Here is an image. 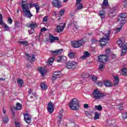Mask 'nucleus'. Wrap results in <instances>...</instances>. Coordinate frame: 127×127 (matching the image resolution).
Masks as SVG:
<instances>
[{"label": "nucleus", "instance_id": "2eb2a0df", "mask_svg": "<svg viewBox=\"0 0 127 127\" xmlns=\"http://www.w3.org/2000/svg\"><path fill=\"white\" fill-rule=\"evenodd\" d=\"M66 26V24H64L63 26L58 25L57 26V29L56 30L57 33H60V32H63L64 28Z\"/></svg>", "mask_w": 127, "mask_h": 127}, {"label": "nucleus", "instance_id": "8fccbe9b", "mask_svg": "<svg viewBox=\"0 0 127 127\" xmlns=\"http://www.w3.org/2000/svg\"><path fill=\"white\" fill-rule=\"evenodd\" d=\"M34 29H31L30 30H28V32L29 33V35L32 34L33 33H34V32H35Z\"/></svg>", "mask_w": 127, "mask_h": 127}, {"label": "nucleus", "instance_id": "f8f14e48", "mask_svg": "<svg viewBox=\"0 0 127 127\" xmlns=\"http://www.w3.org/2000/svg\"><path fill=\"white\" fill-rule=\"evenodd\" d=\"M52 3L54 7L60 8L61 5V1L59 0H53Z\"/></svg>", "mask_w": 127, "mask_h": 127}, {"label": "nucleus", "instance_id": "de8ad7c7", "mask_svg": "<svg viewBox=\"0 0 127 127\" xmlns=\"http://www.w3.org/2000/svg\"><path fill=\"white\" fill-rule=\"evenodd\" d=\"M64 13H65V10H64V9H61V10L60 11L59 14H60V15H61V16H62V15H63L64 14Z\"/></svg>", "mask_w": 127, "mask_h": 127}, {"label": "nucleus", "instance_id": "0eeeda50", "mask_svg": "<svg viewBox=\"0 0 127 127\" xmlns=\"http://www.w3.org/2000/svg\"><path fill=\"white\" fill-rule=\"evenodd\" d=\"M85 43H86V42L84 40H80L78 41L72 42V46L74 48H79V47H81L82 45H84Z\"/></svg>", "mask_w": 127, "mask_h": 127}, {"label": "nucleus", "instance_id": "3c124183", "mask_svg": "<svg viewBox=\"0 0 127 127\" xmlns=\"http://www.w3.org/2000/svg\"><path fill=\"white\" fill-rule=\"evenodd\" d=\"M7 22L9 24H11L12 23V19L10 17L8 18Z\"/></svg>", "mask_w": 127, "mask_h": 127}, {"label": "nucleus", "instance_id": "423d86ee", "mask_svg": "<svg viewBox=\"0 0 127 127\" xmlns=\"http://www.w3.org/2000/svg\"><path fill=\"white\" fill-rule=\"evenodd\" d=\"M69 107L72 111H76L77 108H79V101L77 99L74 98L71 100L69 104Z\"/></svg>", "mask_w": 127, "mask_h": 127}, {"label": "nucleus", "instance_id": "69168bd1", "mask_svg": "<svg viewBox=\"0 0 127 127\" xmlns=\"http://www.w3.org/2000/svg\"><path fill=\"white\" fill-rule=\"evenodd\" d=\"M5 112H6V111L4 109V107H3V113L4 114H5Z\"/></svg>", "mask_w": 127, "mask_h": 127}, {"label": "nucleus", "instance_id": "bf43d9fd", "mask_svg": "<svg viewBox=\"0 0 127 127\" xmlns=\"http://www.w3.org/2000/svg\"><path fill=\"white\" fill-rule=\"evenodd\" d=\"M110 52H111V49H108L105 51V53H106L107 54H109Z\"/></svg>", "mask_w": 127, "mask_h": 127}, {"label": "nucleus", "instance_id": "e433bc0d", "mask_svg": "<svg viewBox=\"0 0 127 127\" xmlns=\"http://www.w3.org/2000/svg\"><path fill=\"white\" fill-rule=\"evenodd\" d=\"M122 72L123 75L124 76H127V69L126 68H124L123 69L121 70Z\"/></svg>", "mask_w": 127, "mask_h": 127}, {"label": "nucleus", "instance_id": "6ab92c4d", "mask_svg": "<svg viewBox=\"0 0 127 127\" xmlns=\"http://www.w3.org/2000/svg\"><path fill=\"white\" fill-rule=\"evenodd\" d=\"M49 40L51 41V43H53L54 41H58L59 40V38L58 37H54L53 35L50 34V37L49 38Z\"/></svg>", "mask_w": 127, "mask_h": 127}, {"label": "nucleus", "instance_id": "2f4dec72", "mask_svg": "<svg viewBox=\"0 0 127 127\" xmlns=\"http://www.w3.org/2000/svg\"><path fill=\"white\" fill-rule=\"evenodd\" d=\"M89 73L83 72L81 75V78H82V79H86V78H89Z\"/></svg>", "mask_w": 127, "mask_h": 127}, {"label": "nucleus", "instance_id": "72a5a7b5", "mask_svg": "<svg viewBox=\"0 0 127 127\" xmlns=\"http://www.w3.org/2000/svg\"><path fill=\"white\" fill-rule=\"evenodd\" d=\"M27 100L28 102H33L34 101V98H33V96L29 95L28 96Z\"/></svg>", "mask_w": 127, "mask_h": 127}, {"label": "nucleus", "instance_id": "9b49d317", "mask_svg": "<svg viewBox=\"0 0 127 127\" xmlns=\"http://www.w3.org/2000/svg\"><path fill=\"white\" fill-rule=\"evenodd\" d=\"M48 112L50 114H52L54 112V104L52 102H50L48 104Z\"/></svg>", "mask_w": 127, "mask_h": 127}, {"label": "nucleus", "instance_id": "f3484780", "mask_svg": "<svg viewBox=\"0 0 127 127\" xmlns=\"http://www.w3.org/2000/svg\"><path fill=\"white\" fill-rule=\"evenodd\" d=\"M25 55L27 56L28 60H29V61L30 62L35 61V55H32V56H30L28 54H25Z\"/></svg>", "mask_w": 127, "mask_h": 127}, {"label": "nucleus", "instance_id": "c85d7f7f", "mask_svg": "<svg viewBox=\"0 0 127 127\" xmlns=\"http://www.w3.org/2000/svg\"><path fill=\"white\" fill-rule=\"evenodd\" d=\"M114 86H117L119 83H120V80L119 79V76H116L114 81Z\"/></svg>", "mask_w": 127, "mask_h": 127}, {"label": "nucleus", "instance_id": "58836bf2", "mask_svg": "<svg viewBox=\"0 0 127 127\" xmlns=\"http://www.w3.org/2000/svg\"><path fill=\"white\" fill-rule=\"evenodd\" d=\"M2 121L3 123H5V124H7V123L9 121V119H8V117L5 116L3 118Z\"/></svg>", "mask_w": 127, "mask_h": 127}, {"label": "nucleus", "instance_id": "6e6552de", "mask_svg": "<svg viewBox=\"0 0 127 127\" xmlns=\"http://www.w3.org/2000/svg\"><path fill=\"white\" fill-rule=\"evenodd\" d=\"M78 66V63L74 61H69L66 63V68L67 69H72L74 70L76 69Z\"/></svg>", "mask_w": 127, "mask_h": 127}, {"label": "nucleus", "instance_id": "4468645a", "mask_svg": "<svg viewBox=\"0 0 127 127\" xmlns=\"http://www.w3.org/2000/svg\"><path fill=\"white\" fill-rule=\"evenodd\" d=\"M116 11H117V7L116 6L111 8L109 11L110 16H111V17H113V16H115V15H116Z\"/></svg>", "mask_w": 127, "mask_h": 127}, {"label": "nucleus", "instance_id": "20e7f679", "mask_svg": "<svg viewBox=\"0 0 127 127\" xmlns=\"http://www.w3.org/2000/svg\"><path fill=\"white\" fill-rule=\"evenodd\" d=\"M111 36V30H109L107 34L104 35L103 37L99 40V42H103L100 43V46L102 47L107 45L108 42L110 40Z\"/></svg>", "mask_w": 127, "mask_h": 127}, {"label": "nucleus", "instance_id": "338daca9", "mask_svg": "<svg viewBox=\"0 0 127 127\" xmlns=\"http://www.w3.org/2000/svg\"><path fill=\"white\" fill-rule=\"evenodd\" d=\"M0 81H5V78H0Z\"/></svg>", "mask_w": 127, "mask_h": 127}, {"label": "nucleus", "instance_id": "5fc2aeb1", "mask_svg": "<svg viewBox=\"0 0 127 127\" xmlns=\"http://www.w3.org/2000/svg\"><path fill=\"white\" fill-rule=\"evenodd\" d=\"M5 23L3 22V19H0V25H3Z\"/></svg>", "mask_w": 127, "mask_h": 127}, {"label": "nucleus", "instance_id": "09e8293b", "mask_svg": "<svg viewBox=\"0 0 127 127\" xmlns=\"http://www.w3.org/2000/svg\"><path fill=\"white\" fill-rule=\"evenodd\" d=\"M104 67L105 65L101 64L99 65L98 69L99 70H100V71H102L103 70V68H104Z\"/></svg>", "mask_w": 127, "mask_h": 127}, {"label": "nucleus", "instance_id": "a19ab883", "mask_svg": "<svg viewBox=\"0 0 127 127\" xmlns=\"http://www.w3.org/2000/svg\"><path fill=\"white\" fill-rule=\"evenodd\" d=\"M123 120H126L127 119V112H124L122 114V116Z\"/></svg>", "mask_w": 127, "mask_h": 127}, {"label": "nucleus", "instance_id": "37998d69", "mask_svg": "<svg viewBox=\"0 0 127 127\" xmlns=\"http://www.w3.org/2000/svg\"><path fill=\"white\" fill-rule=\"evenodd\" d=\"M15 27H17V28L20 27V23L17 21L15 22Z\"/></svg>", "mask_w": 127, "mask_h": 127}, {"label": "nucleus", "instance_id": "393cba45", "mask_svg": "<svg viewBox=\"0 0 127 127\" xmlns=\"http://www.w3.org/2000/svg\"><path fill=\"white\" fill-rule=\"evenodd\" d=\"M66 58L65 56H59V59L57 60V62H61L62 61H65Z\"/></svg>", "mask_w": 127, "mask_h": 127}, {"label": "nucleus", "instance_id": "864d4df0", "mask_svg": "<svg viewBox=\"0 0 127 127\" xmlns=\"http://www.w3.org/2000/svg\"><path fill=\"white\" fill-rule=\"evenodd\" d=\"M48 19V17H47V16H46L45 17H44L43 19V21L46 22V21H47Z\"/></svg>", "mask_w": 127, "mask_h": 127}, {"label": "nucleus", "instance_id": "39448f33", "mask_svg": "<svg viewBox=\"0 0 127 127\" xmlns=\"http://www.w3.org/2000/svg\"><path fill=\"white\" fill-rule=\"evenodd\" d=\"M127 14L126 13H123L119 14V16L118 18V21H121L120 22L121 27L120 28H117L116 29L117 32H119L122 29L123 26L125 23H126V20L123 19V18H127Z\"/></svg>", "mask_w": 127, "mask_h": 127}, {"label": "nucleus", "instance_id": "680f3d73", "mask_svg": "<svg viewBox=\"0 0 127 127\" xmlns=\"http://www.w3.org/2000/svg\"><path fill=\"white\" fill-rule=\"evenodd\" d=\"M123 3L125 6H127V0H124L123 1Z\"/></svg>", "mask_w": 127, "mask_h": 127}, {"label": "nucleus", "instance_id": "cd10ccee", "mask_svg": "<svg viewBox=\"0 0 127 127\" xmlns=\"http://www.w3.org/2000/svg\"><path fill=\"white\" fill-rule=\"evenodd\" d=\"M18 43H19V44H21L22 45H24L25 46H28V42H27V41H18Z\"/></svg>", "mask_w": 127, "mask_h": 127}, {"label": "nucleus", "instance_id": "a211bd4d", "mask_svg": "<svg viewBox=\"0 0 127 127\" xmlns=\"http://www.w3.org/2000/svg\"><path fill=\"white\" fill-rule=\"evenodd\" d=\"M75 5L77 7V8L75 10V12H78L79 9H82L83 8V4L81 3V2H76L75 3Z\"/></svg>", "mask_w": 127, "mask_h": 127}, {"label": "nucleus", "instance_id": "4be33fe9", "mask_svg": "<svg viewBox=\"0 0 127 127\" xmlns=\"http://www.w3.org/2000/svg\"><path fill=\"white\" fill-rule=\"evenodd\" d=\"M90 55L88 52L85 51L83 54V56L81 57V59L83 60L86 59L88 57H90Z\"/></svg>", "mask_w": 127, "mask_h": 127}, {"label": "nucleus", "instance_id": "774afa93", "mask_svg": "<svg viewBox=\"0 0 127 127\" xmlns=\"http://www.w3.org/2000/svg\"><path fill=\"white\" fill-rule=\"evenodd\" d=\"M27 0H22V2H23V3L27 2Z\"/></svg>", "mask_w": 127, "mask_h": 127}, {"label": "nucleus", "instance_id": "b1692460", "mask_svg": "<svg viewBox=\"0 0 127 127\" xmlns=\"http://www.w3.org/2000/svg\"><path fill=\"white\" fill-rule=\"evenodd\" d=\"M99 15L101 18H105L106 16V11H105L104 10H101L99 11Z\"/></svg>", "mask_w": 127, "mask_h": 127}, {"label": "nucleus", "instance_id": "6e6d98bb", "mask_svg": "<svg viewBox=\"0 0 127 127\" xmlns=\"http://www.w3.org/2000/svg\"><path fill=\"white\" fill-rule=\"evenodd\" d=\"M47 31V29L45 27L42 28L41 29V32H43L44 31Z\"/></svg>", "mask_w": 127, "mask_h": 127}, {"label": "nucleus", "instance_id": "dca6fc26", "mask_svg": "<svg viewBox=\"0 0 127 127\" xmlns=\"http://www.w3.org/2000/svg\"><path fill=\"white\" fill-rule=\"evenodd\" d=\"M38 70L43 77L46 75L47 71L46 68H45V67H40L38 68Z\"/></svg>", "mask_w": 127, "mask_h": 127}, {"label": "nucleus", "instance_id": "ddd939ff", "mask_svg": "<svg viewBox=\"0 0 127 127\" xmlns=\"http://www.w3.org/2000/svg\"><path fill=\"white\" fill-rule=\"evenodd\" d=\"M24 115V120L27 124H30L31 123V116L28 114H25Z\"/></svg>", "mask_w": 127, "mask_h": 127}, {"label": "nucleus", "instance_id": "412c9836", "mask_svg": "<svg viewBox=\"0 0 127 127\" xmlns=\"http://www.w3.org/2000/svg\"><path fill=\"white\" fill-rule=\"evenodd\" d=\"M27 27H30L32 29H35V27H37V24L32 22L30 25L27 26Z\"/></svg>", "mask_w": 127, "mask_h": 127}, {"label": "nucleus", "instance_id": "bb28decb", "mask_svg": "<svg viewBox=\"0 0 127 127\" xmlns=\"http://www.w3.org/2000/svg\"><path fill=\"white\" fill-rule=\"evenodd\" d=\"M17 82L19 87L21 88V87H22V85L23 84V80L20 78H18Z\"/></svg>", "mask_w": 127, "mask_h": 127}, {"label": "nucleus", "instance_id": "1a4fd4ad", "mask_svg": "<svg viewBox=\"0 0 127 127\" xmlns=\"http://www.w3.org/2000/svg\"><path fill=\"white\" fill-rule=\"evenodd\" d=\"M99 62L100 63L105 64L106 62L109 61V57L106 55H102L98 57Z\"/></svg>", "mask_w": 127, "mask_h": 127}, {"label": "nucleus", "instance_id": "052dcab7", "mask_svg": "<svg viewBox=\"0 0 127 127\" xmlns=\"http://www.w3.org/2000/svg\"><path fill=\"white\" fill-rule=\"evenodd\" d=\"M97 85H98V86L99 87H102V86H103V82H98L97 83Z\"/></svg>", "mask_w": 127, "mask_h": 127}, {"label": "nucleus", "instance_id": "473e14b6", "mask_svg": "<svg viewBox=\"0 0 127 127\" xmlns=\"http://www.w3.org/2000/svg\"><path fill=\"white\" fill-rule=\"evenodd\" d=\"M95 109H96L97 111H101L103 110V107L101 105H96L95 106Z\"/></svg>", "mask_w": 127, "mask_h": 127}, {"label": "nucleus", "instance_id": "0e129e2a", "mask_svg": "<svg viewBox=\"0 0 127 127\" xmlns=\"http://www.w3.org/2000/svg\"><path fill=\"white\" fill-rule=\"evenodd\" d=\"M31 92H32V90H31V89H29L28 91L29 95H30V94H31Z\"/></svg>", "mask_w": 127, "mask_h": 127}, {"label": "nucleus", "instance_id": "4c0bfd02", "mask_svg": "<svg viewBox=\"0 0 127 127\" xmlns=\"http://www.w3.org/2000/svg\"><path fill=\"white\" fill-rule=\"evenodd\" d=\"M53 61H54V59L53 58H51L48 60L47 63L49 65H52V64H53Z\"/></svg>", "mask_w": 127, "mask_h": 127}, {"label": "nucleus", "instance_id": "7c9ffc66", "mask_svg": "<svg viewBox=\"0 0 127 127\" xmlns=\"http://www.w3.org/2000/svg\"><path fill=\"white\" fill-rule=\"evenodd\" d=\"M22 108V106L19 103H17L16 107H14V109L15 110H21V108Z\"/></svg>", "mask_w": 127, "mask_h": 127}, {"label": "nucleus", "instance_id": "f03ea898", "mask_svg": "<svg viewBox=\"0 0 127 127\" xmlns=\"http://www.w3.org/2000/svg\"><path fill=\"white\" fill-rule=\"evenodd\" d=\"M107 95L106 93H101L98 89H95L92 92V97L95 99V100H101V99L107 97Z\"/></svg>", "mask_w": 127, "mask_h": 127}, {"label": "nucleus", "instance_id": "5701e85b", "mask_svg": "<svg viewBox=\"0 0 127 127\" xmlns=\"http://www.w3.org/2000/svg\"><path fill=\"white\" fill-rule=\"evenodd\" d=\"M104 84L106 87H112L113 83L110 80H104Z\"/></svg>", "mask_w": 127, "mask_h": 127}, {"label": "nucleus", "instance_id": "a878e982", "mask_svg": "<svg viewBox=\"0 0 127 127\" xmlns=\"http://www.w3.org/2000/svg\"><path fill=\"white\" fill-rule=\"evenodd\" d=\"M76 56V54L74 52H69L68 54V57L71 59H74L75 58V56Z\"/></svg>", "mask_w": 127, "mask_h": 127}, {"label": "nucleus", "instance_id": "f704fd0d", "mask_svg": "<svg viewBox=\"0 0 127 127\" xmlns=\"http://www.w3.org/2000/svg\"><path fill=\"white\" fill-rule=\"evenodd\" d=\"M109 5V1L108 0H104L103 2L102 8H105L104 6H107Z\"/></svg>", "mask_w": 127, "mask_h": 127}, {"label": "nucleus", "instance_id": "f257e3e1", "mask_svg": "<svg viewBox=\"0 0 127 127\" xmlns=\"http://www.w3.org/2000/svg\"><path fill=\"white\" fill-rule=\"evenodd\" d=\"M33 6H34L36 9V13H38L40 7L39 5L37 4V3L34 4L30 3L21 4L23 15L25 16V17H27V18H30V19L31 17L33 16V15L31 13V12H30V10H29V8H31V7H33Z\"/></svg>", "mask_w": 127, "mask_h": 127}, {"label": "nucleus", "instance_id": "aec40b11", "mask_svg": "<svg viewBox=\"0 0 127 127\" xmlns=\"http://www.w3.org/2000/svg\"><path fill=\"white\" fill-rule=\"evenodd\" d=\"M63 52V49L57 50L56 51H52L51 54L53 56H55V55H58V54H61Z\"/></svg>", "mask_w": 127, "mask_h": 127}, {"label": "nucleus", "instance_id": "e2e57ef3", "mask_svg": "<svg viewBox=\"0 0 127 127\" xmlns=\"http://www.w3.org/2000/svg\"><path fill=\"white\" fill-rule=\"evenodd\" d=\"M74 27L73 28L74 29H78V28H79V26H76L75 25H74Z\"/></svg>", "mask_w": 127, "mask_h": 127}, {"label": "nucleus", "instance_id": "4d7b16f0", "mask_svg": "<svg viewBox=\"0 0 127 127\" xmlns=\"http://www.w3.org/2000/svg\"><path fill=\"white\" fill-rule=\"evenodd\" d=\"M15 125L16 126V127H20V125L19 124V123H18L16 121L15 122Z\"/></svg>", "mask_w": 127, "mask_h": 127}, {"label": "nucleus", "instance_id": "c756f323", "mask_svg": "<svg viewBox=\"0 0 127 127\" xmlns=\"http://www.w3.org/2000/svg\"><path fill=\"white\" fill-rule=\"evenodd\" d=\"M62 114H63V110H61L60 112V114L59 115V120H58V122H61V121H62V117H63V115H62Z\"/></svg>", "mask_w": 127, "mask_h": 127}, {"label": "nucleus", "instance_id": "603ef678", "mask_svg": "<svg viewBox=\"0 0 127 127\" xmlns=\"http://www.w3.org/2000/svg\"><path fill=\"white\" fill-rule=\"evenodd\" d=\"M92 80H93V81H97V79H98V77L97 76H90Z\"/></svg>", "mask_w": 127, "mask_h": 127}, {"label": "nucleus", "instance_id": "79ce46f5", "mask_svg": "<svg viewBox=\"0 0 127 127\" xmlns=\"http://www.w3.org/2000/svg\"><path fill=\"white\" fill-rule=\"evenodd\" d=\"M117 109L120 110V111H123L124 110V107H123V104H119L117 106Z\"/></svg>", "mask_w": 127, "mask_h": 127}, {"label": "nucleus", "instance_id": "9d476101", "mask_svg": "<svg viewBox=\"0 0 127 127\" xmlns=\"http://www.w3.org/2000/svg\"><path fill=\"white\" fill-rule=\"evenodd\" d=\"M61 71H57L54 72V74L52 76V80L53 81H55L56 79H58V78H60L62 77V74L60 73Z\"/></svg>", "mask_w": 127, "mask_h": 127}, {"label": "nucleus", "instance_id": "7ed1b4c3", "mask_svg": "<svg viewBox=\"0 0 127 127\" xmlns=\"http://www.w3.org/2000/svg\"><path fill=\"white\" fill-rule=\"evenodd\" d=\"M117 44L119 45L120 48L122 49L121 51V56H124L126 53H127V43L123 40L120 39L119 41H117Z\"/></svg>", "mask_w": 127, "mask_h": 127}, {"label": "nucleus", "instance_id": "ea45409f", "mask_svg": "<svg viewBox=\"0 0 127 127\" xmlns=\"http://www.w3.org/2000/svg\"><path fill=\"white\" fill-rule=\"evenodd\" d=\"M94 119L95 121H96V120H98V119H100V115H99V113L96 112L95 113V116L94 117Z\"/></svg>", "mask_w": 127, "mask_h": 127}, {"label": "nucleus", "instance_id": "13d9d810", "mask_svg": "<svg viewBox=\"0 0 127 127\" xmlns=\"http://www.w3.org/2000/svg\"><path fill=\"white\" fill-rule=\"evenodd\" d=\"M84 109H89V105L88 104H85L83 105Z\"/></svg>", "mask_w": 127, "mask_h": 127}, {"label": "nucleus", "instance_id": "c03bdc74", "mask_svg": "<svg viewBox=\"0 0 127 127\" xmlns=\"http://www.w3.org/2000/svg\"><path fill=\"white\" fill-rule=\"evenodd\" d=\"M2 27H3L4 29H5V30H9V27L6 25V24H3V25H2Z\"/></svg>", "mask_w": 127, "mask_h": 127}, {"label": "nucleus", "instance_id": "c9c22d12", "mask_svg": "<svg viewBox=\"0 0 127 127\" xmlns=\"http://www.w3.org/2000/svg\"><path fill=\"white\" fill-rule=\"evenodd\" d=\"M41 88L43 90H46L47 89V86L45 83H44V82H43L41 84Z\"/></svg>", "mask_w": 127, "mask_h": 127}, {"label": "nucleus", "instance_id": "49530a36", "mask_svg": "<svg viewBox=\"0 0 127 127\" xmlns=\"http://www.w3.org/2000/svg\"><path fill=\"white\" fill-rule=\"evenodd\" d=\"M91 42H92V44H96V43H98V40H97L94 38H92Z\"/></svg>", "mask_w": 127, "mask_h": 127}, {"label": "nucleus", "instance_id": "a18cd8bd", "mask_svg": "<svg viewBox=\"0 0 127 127\" xmlns=\"http://www.w3.org/2000/svg\"><path fill=\"white\" fill-rule=\"evenodd\" d=\"M85 115L87 117L89 118V119H91V117H92V114L88 111L85 112Z\"/></svg>", "mask_w": 127, "mask_h": 127}]
</instances>
